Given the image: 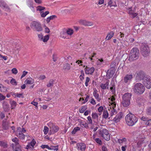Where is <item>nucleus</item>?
<instances>
[{"label": "nucleus", "mask_w": 151, "mask_h": 151, "mask_svg": "<svg viewBox=\"0 0 151 151\" xmlns=\"http://www.w3.org/2000/svg\"><path fill=\"white\" fill-rule=\"evenodd\" d=\"M109 105L108 106V110L109 111V115L112 117L117 113L116 111L114 109V107L116 105L115 98L113 96L110 97L109 99Z\"/></svg>", "instance_id": "1"}, {"label": "nucleus", "mask_w": 151, "mask_h": 151, "mask_svg": "<svg viewBox=\"0 0 151 151\" xmlns=\"http://www.w3.org/2000/svg\"><path fill=\"white\" fill-rule=\"evenodd\" d=\"M125 120L127 124L130 126L134 125L138 121L137 118L131 113H129L126 115Z\"/></svg>", "instance_id": "2"}, {"label": "nucleus", "mask_w": 151, "mask_h": 151, "mask_svg": "<svg viewBox=\"0 0 151 151\" xmlns=\"http://www.w3.org/2000/svg\"><path fill=\"white\" fill-rule=\"evenodd\" d=\"M145 88L143 84L140 83H136L133 88L134 92L137 94H141L144 92Z\"/></svg>", "instance_id": "3"}, {"label": "nucleus", "mask_w": 151, "mask_h": 151, "mask_svg": "<svg viewBox=\"0 0 151 151\" xmlns=\"http://www.w3.org/2000/svg\"><path fill=\"white\" fill-rule=\"evenodd\" d=\"M132 95L130 93H125L122 96V104L125 107L129 106L130 104V99Z\"/></svg>", "instance_id": "4"}, {"label": "nucleus", "mask_w": 151, "mask_h": 151, "mask_svg": "<svg viewBox=\"0 0 151 151\" xmlns=\"http://www.w3.org/2000/svg\"><path fill=\"white\" fill-rule=\"evenodd\" d=\"M12 129L13 130V132H15L16 135L20 139H24L25 137V135L22 133H24L25 132L26 130L24 128L22 129L20 127H17V130L15 132V127L14 126L11 127Z\"/></svg>", "instance_id": "5"}, {"label": "nucleus", "mask_w": 151, "mask_h": 151, "mask_svg": "<svg viewBox=\"0 0 151 151\" xmlns=\"http://www.w3.org/2000/svg\"><path fill=\"white\" fill-rule=\"evenodd\" d=\"M139 50L136 47L133 48L130 51L129 60L132 61L137 59L139 57Z\"/></svg>", "instance_id": "6"}, {"label": "nucleus", "mask_w": 151, "mask_h": 151, "mask_svg": "<svg viewBox=\"0 0 151 151\" xmlns=\"http://www.w3.org/2000/svg\"><path fill=\"white\" fill-rule=\"evenodd\" d=\"M31 28L37 32H41L43 30V28L40 23L38 21L32 22L30 25Z\"/></svg>", "instance_id": "7"}, {"label": "nucleus", "mask_w": 151, "mask_h": 151, "mask_svg": "<svg viewBox=\"0 0 151 151\" xmlns=\"http://www.w3.org/2000/svg\"><path fill=\"white\" fill-rule=\"evenodd\" d=\"M141 51L143 56L146 57L150 54V49L147 45H143L141 47Z\"/></svg>", "instance_id": "8"}, {"label": "nucleus", "mask_w": 151, "mask_h": 151, "mask_svg": "<svg viewBox=\"0 0 151 151\" xmlns=\"http://www.w3.org/2000/svg\"><path fill=\"white\" fill-rule=\"evenodd\" d=\"M142 82L147 88L150 89L151 88V78L150 77H145L143 79Z\"/></svg>", "instance_id": "9"}, {"label": "nucleus", "mask_w": 151, "mask_h": 151, "mask_svg": "<svg viewBox=\"0 0 151 151\" xmlns=\"http://www.w3.org/2000/svg\"><path fill=\"white\" fill-rule=\"evenodd\" d=\"M48 125L50 129L49 134H50L57 132L59 129V128L58 126H55L51 122L49 123Z\"/></svg>", "instance_id": "10"}, {"label": "nucleus", "mask_w": 151, "mask_h": 151, "mask_svg": "<svg viewBox=\"0 0 151 151\" xmlns=\"http://www.w3.org/2000/svg\"><path fill=\"white\" fill-rule=\"evenodd\" d=\"M100 132L102 136L105 140L107 141L109 140L110 135L108 130L106 129H102Z\"/></svg>", "instance_id": "11"}, {"label": "nucleus", "mask_w": 151, "mask_h": 151, "mask_svg": "<svg viewBox=\"0 0 151 151\" xmlns=\"http://www.w3.org/2000/svg\"><path fill=\"white\" fill-rule=\"evenodd\" d=\"M37 36L39 40L44 43L47 42L50 38L49 35H47L44 36L42 33L38 34Z\"/></svg>", "instance_id": "12"}, {"label": "nucleus", "mask_w": 151, "mask_h": 151, "mask_svg": "<svg viewBox=\"0 0 151 151\" xmlns=\"http://www.w3.org/2000/svg\"><path fill=\"white\" fill-rule=\"evenodd\" d=\"M0 6L5 11L7 12L10 11L9 7L3 0H0Z\"/></svg>", "instance_id": "13"}, {"label": "nucleus", "mask_w": 151, "mask_h": 151, "mask_svg": "<svg viewBox=\"0 0 151 151\" xmlns=\"http://www.w3.org/2000/svg\"><path fill=\"white\" fill-rule=\"evenodd\" d=\"M145 77L144 72L141 71L138 72L136 76V79L138 80H141L142 79L143 81V79Z\"/></svg>", "instance_id": "14"}, {"label": "nucleus", "mask_w": 151, "mask_h": 151, "mask_svg": "<svg viewBox=\"0 0 151 151\" xmlns=\"http://www.w3.org/2000/svg\"><path fill=\"white\" fill-rule=\"evenodd\" d=\"M94 70L95 68L93 67L90 68L86 66L84 70L86 74L92 75L93 73Z\"/></svg>", "instance_id": "15"}, {"label": "nucleus", "mask_w": 151, "mask_h": 151, "mask_svg": "<svg viewBox=\"0 0 151 151\" xmlns=\"http://www.w3.org/2000/svg\"><path fill=\"white\" fill-rule=\"evenodd\" d=\"M76 147L78 150L84 151L86 148V145L83 143H79L77 144Z\"/></svg>", "instance_id": "16"}, {"label": "nucleus", "mask_w": 151, "mask_h": 151, "mask_svg": "<svg viewBox=\"0 0 151 151\" xmlns=\"http://www.w3.org/2000/svg\"><path fill=\"white\" fill-rule=\"evenodd\" d=\"M133 78L132 75L131 74H127L124 77V82L128 84L130 82Z\"/></svg>", "instance_id": "17"}, {"label": "nucleus", "mask_w": 151, "mask_h": 151, "mask_svg": "<svg viewBox=\"0 0 151 151\" xmlns=\"http://www.w3.org/2000/svg\"><path fill=\"white\" fill-rule=\"evenodd\" d=\"M36 143V141L34 139H32L31 142L28 143L26 146V149H33Z\"/></svg>", "instance_id": "18"}, {"label": "nucleus", "mask_w": 151, "mask_h": 151, "mask_svg": "<svg viewBox=\"0 0 151 151\" xmlns=\"http://www.w3.org/2000/svg\"><path fill=\"white\" fill-rule=\"evenodd\" d=\"M123 116L122 113L120 112L113 119V120L116 123L119 122Z\"/></svg>", "instance_id": "19"}, {"label": "nucleus", "mask_w": 151, "mask_h": 151, "mask_svg": "<svg viewBox=\"0 0 151 151\" xmlns=\"http://www.w3.org/2000/svg\"><path fill=\"white\" fill-rule=\"evenodd\" d=\"M109 81L107 80L106 83H102L101 84L100 87L101 88L103 89H106L108 88V86L109 85Z\"/></svg>", "instance_id": "20"}, {"label": "nucleus", "mask_w": 151, "mask_h": 151, "mask_svg": "<svg viewBox=\"0 0 151 151\" xmlns=\"http://www.w3.org/2000/svg\"><path fill=\"white\" fill-rule=\"evenodd\" d=\"M10 125H9V123L6 121H3L2 124V128L4 130L8 129Z\"/></svg>", "instance_id": "21"}, {"label": "nucleus", "mask_w": 151, "mask_h": 151, "mask_svg": "<svg viewBox=\"0 0 151 151\" xmlns=\"http://www.w3.org/2000/svg\"><path fill=\"white\" fill-rule=\"evenodd\" d=\"M80 23L86 26H91L92 25V23L89 22L86 20H81L80 22Z\"/></svg>", "instance_id": "22"}, {"label": "nucleus", "mask_w": 151, "mask_h": 151, "mask_svg": "<svg viewBox=\"0 0 151 151\" xmlns=\"http://www.w3.org/2000/svg\"><path fill=\"white\" fill-rule=\"evenodd\" d=\"M34 79L31 78H28L26 79L24 81V83L27 84H32L34 83Z\"/></svg>", "instance_id": "23"}, {"label": "nucleus", "mask_w": 151, "mask_h": 151, "mask_svg": "<svg viewBox=\"0 0 151 151\" xmlns=\"http://www.w3.org/2000/svg\"><path fill=\"white\" fill-rule=\"evenodd\" d=\"M128 10L129 14L131 17L134 18L137 16V14L136 13H134L133 11H132V10L131 8H129Z\"/></svg>", "instance_id": "24"}, {"label": "nucleus", "mask_w": 151, "mask_h": 151, "mask_svg": "<svg viewBox=\"0 0 151 151\" xmlns=\"http://www.w3.org/2000/svg\"><path fill=\"white\" fill-rule=\"evenodd\" d=\"M3 106L4 110L5 111H8L9 110V105L7 103L4 102L3 104Z\"/></svg>", "instance_id": "25"}, {"label": "nucleus", "mask_w": 151, "mask_h": 151, "mask_svg": "<svg viewBox=\"0 0 151 151\" xmlns=\"http://www.w3.org/2000/svg\"><path fill=\"white\" fill-rule=\"evenodd\" d=\"M60 37L63 39H68L67 35L66 32L64 31L61 32L60 33Z\"/></svg>", "instance_id": "26"}, {"label": "nucleus", "mask_w": 151, "mask_h": 151, "mask_svg": "<svg viewBox=\"0 0 151 151\" xmlns=\"http://www.w3.org/2000/svg\"><path fill=\"white\" fill-rule=\"evenodd\" d=\"M97 91L96 90H95L93 92V95L96 99L98 101H100L101 99L99 98V95L97 93Z\"/></svg>", "instance_id": "27"}, {"label": "nucleus", "mask_w": 151, "mask_h": 151, "mask_svg": "<svg viewBox=\"0 0 151 151\" xmlns=\"http://www.w3.org/2000/svg\"><path fill=\"white\" fill-rule=\"evenodd\" d=\"M108 6L110 7L114 6V7L117 6V5L114 1H113L112 0H110L108 2Z\"/></svg>", "instance_id": "28"}, {"label": "nucleus", "mask_w": 151, "mask_h": 151, "mask_svg": "<svg viewBox=\"0 0 151 151\" xmlns=\"http://www.w3.org/2000/svg\"><path fill=\"white\" fill-rule=\"evenodd\" d=\"M86 98L84 100V99L83 98H80L79 99V101H81L82 100L83 101H84L82 103V104H85V103L87 102L88 100V99L89 97V96L88 95H86Z\"/></svg>", "instance_id": "29"}, {"label": "nucleus", "mask_w": 151, "mask_h": 151, "mask_svg": "<svg viewBox=\"0 0 151 151\" xmlns=\"http://www.w3.org/2000/svg\"><path fill=\"white\" fill-rule=\"evenodd\" d=\"M11 108L12 109H13L15 108L17 105L16 102L14 101H12L10 102Z\"/></svg>", "instance_id": "30"}, {"label": "nucleus", "mask_w": 151, "mask_h": 151, "mask_svg": "<svg viewBox=\"0 0 151 151\" xmlns=\"http://www.w3.org/2000/svg\"><path fill=\"white\" fill-rule=\"evenodd\" d=\"M36 10L39 11L40 13L42 12V11L45 9V7L41 6H38L36 7Z\"/></svg>", "instance_id": "31"}, {"label": "nucleus", "mask_w": 151, "mask_h": 151, "mask_svg": "<svg viewBox=\"0 0 151 151\" xmlns=\"http://www.w3.org/2000/svg\"><path fill=\"white\" fill-rule=\"evenodd\" d=\"M66 32L67 35L71 36L73 34L74 31L71 28H69L67 29Z\"/></svg>", "instance_id": "32"}, {"label": "nucleus", "mask_w": 151, "mask_h": 151, "mask_svg": "<svg viewBox=\"0 0 151 151\" xmlns=\"http://www.w3.org/2000/svg\"><path fill=\"white\" fill-rule=\"evenodd\" d=\"M114 33L113 32H111L109 33L106 36V40H108L111 39V38L113 36Z\"/></svg>", "instance_id": "33"}, {"label": "nucleus", "mask_w": 151, "mask_h": 151, "mask_svg": "<svg viewBox=\"0 0 151 151\" xmlns=\"http://www.w3.org/2000/svg\"><path fill=\"white\" fill-rule=\"evenodd\" d=\"M109 113L106 110H104L103 111L102 116L105 119H106L109 117Z\"/></svg>", "instance_id": "34"}, {"label": "nucleus", "mask_w": 151, "mask_h": 151, "mask_svg": "<svg viewBox=\"0 0 151 151\" xmlns=\"http://www.w3.org/2000/svg\"><path fill=\"white\" fill-rule=\"evenodd\" d=\"M114 74V72L113 71H111L110 72H109V71H108L107 73L106 74V77L108 78H110L111 77H112Z\"/></svg>", "instance_id": "35"}, {"label": "nucleus", "mask_w": 151, "mask_h": 151, "mask_svg": "<svg viewBox=\"0 0 151 151\" xmlns=\"http://www.w3.org/2000/svg\"><path fill=\"white\" fill-rule=\"evenodd\" d=\"M26 3L27 6L30 8L33 6L31 0H26Z\"/></svg>", "instance_id": "36"}, {"label": "nucleus", "mask_w": 151, "mask_h": 151, "mask_svg": "<svg viewBox=\"0 0 151 151\" xmlns=\"http://www.w3.org/2000/svg\"><path fill=\"white\" fill-rule=\"evenodd\" d=\"M54 82V81L53 79H51L49 81L48 83L47 84V87H51L53 86Z\"/></svg>", "instance_id": "37"}, {"label": "nucleus", "mask_w": 151, "mask_h": 151, "mask_svg": "<svg viewBox=\"0 0 151 151\" xmlns=\"http://www.w3.org/2000/svg\"><path fill=\"white\" fill-rule=\"evenodd\" d=\"M70 68V65L68 63H66L63 66V69L65 70H69Z\"/></svg>", "instance_id": "38"}, {"label": "nucleus", "mask_w": 151, "mask_h": 151, "mask_svg": "<svg viewBox=\"0 0 151 151\" xmlns=\"http://www.w3.org/2000/svg\"><path fill=\"white\" fill-rule=\"evenodd\" d=\"M84 71L83 70H81V75L79 76L80 80L82 81L84 79Z\"/></svg>", "instance_id": "39"}, {"label": "nucleus", "mask_w": 151, "mask_h": 151, "mask_svg": "<svg viewBox=\"0 0 151 151\" xmlns=\"http://www.w3.org/2000/svg\"><path fill=\"white\" fill-rule=\"evenodd\" d=\"M58 149V146H51L49 147V150H56L57 151Z\"/></svg>", "instance_id": "40"}, {"label": "nucleus", "mask_w": 151, "mask_h": 151, "mask_svg": "<svg viewBox=\"0 0 151 151\" xmlns=\"http://www.w3.org/2000/svg\"><path fill=\"white\" fill-rule=\"evenodd\" d=\"M87 109V106H83L81 107L79 109V111L80 113H83Z\"/></svg>", "instance_id": "41"}, {"label": "nucleus", "mask_w": 151, "mask_h": 151, "mask_svg": "<svg viewBox=\"0 0 151 151\" xmlns=\"http://www.w3.org/2000/svg\"><path fill=\"white\" fill-rule=\"evenodd\" d=\"M104 63V61L102 58H100L98 59L96 62L97 65H101Z\"/></svg>", "instance_id": "42"}, {"label": "nucleus", "mask_w": 151, "mask_h": 151, "mask_svg": "<svg viewBox=\"0 0 151 151\" xmlns=\"http://www.w3.org/2000/svg\"><path fill=\"white\" fill-rule=\"evenodd\" d=\"M49 13V11H47L44 12H41L40 13V14L41 15V16L42 17H45Z\"/></svg>", "instance_id": "43"}, {"label": "nucleus", "mask_w": 151, "mask_h": 151, "mask_svg": "<svg viewBox=\"0 0 151 151\" xmlns=\"http://www.w3.org/2000/svg\"><path fill=\"white\" fill-rule=\"evenodd\" d=\"M126 141V139L125 138H123L122 139H119L118 140V142L121 144L125 143Z\"/></svg>", "instance_id": "44"}, {"label": "nucleus", "mask_w": 151, "mask_h": 151, "mask_svg": "<svg viewBox=\"0 0 151 151\" xmlns=\"http://www.w3.org/2000/svg\"><path fill=\"white\" fill-rule=\"evenodd\" d=\"M49 128L47 126H45L44 127V129L43 131L44 133L45 134H47L48 132Z\"/></svg>", "instance_id": "45"}, {"label": "nucleus", "mask_w": 151, "mask_h": 151, "mask_svg": "<svg viewBox=\"0 0 151 151\" xmlns=\"http://www.w3.org/2000/svg\"><path fill=\"white\" fill-rule=\"evenodd\" d=\"M10 82L13 85H17L16 81L14 78H12L10 81Z\"/></svg>", "instance_id": "46"}, {"label": "nucleus", "mask_w": 151, "mask_h": 151, "mask_svg": "<svg viewBox=\"0 0 151 151\" xmlns=\"http://www.w3.org/2000/svg\"><path fill=\"white\" fill-rule=\"evenodd\" d=\"M76 63H77L79 66H84V65L83 64V63L81 60H77L76 62Z\"/></svg>", "instance_id": "47"}, {"label": "nucleus", "mask_w": 151, "mask_h": 151, "mask_svg": "<svg viewBox=\"0 0 151 151\" xmlns=\"http://www.w3.org/2000/svg\"><path fill=\"white\" fill-rule=\"evenodd\" d=\"M92 116L93 119H97L98 117V114L96 113H92Z\"/></svg>", "instance_id": "48"}, {"label": "nucleus", "mask_w": 151, "mask_h": 151, "mask_svg": "<svg viewBox=\"0 0 151 151\" xmlns=\"http://www.w3.org/2000/svg\"><path fill=\"white\" fill-rule=\"evenodd\" d=\"M12 141L15 142L16 145H18L19 143H18V139L16 137H15L14 138H13L12 139Z\"/></svg>", "instance_id": "49"}, {"label": "nucleus", "mask_w": 151, "mask_h": 151, "mask_svg": "<svg viewBox=\"0 0 151 151\" xmlns=\"http://www.w3.org/2000/svg\"><path fill=\"white\" fill-rule=\"evenodd\" d=\"M12 73L14 74H16L18 72V70L15 68H14L12 70Z\"/></svg>", "instance_id": "50"}, {"label": "nucleus", "mask_w": 151, "mask_h": 151, "mask_svg": "<svg viewBox=\"0 0 151 151\" xmlns=\"http://www.w3.org/2000/svg\"><path fill=\"white\" fill-rule=\"evenodd\" d=\"M95 140L96 141V142L98 144H99V145H101L102 143V141L100 140V139H99V138H96L95 139Z\"/></svg>", "instance_id": "51"}, {"label": "nucleus", "mask_w": 151, "mask_h": 151, "mask_svg": "<svg viewBox=\"0 0 151 151\" xmlns=\"http://www.w3.org/2000/svg\"><path fill=\"white\" fill-rule=\"evenodd\" d=\"M44 27L45 28V33H49L50 32L49 29L45 25L44 26Z\"/></svg>", "instance_id": "52"}, {"label": "nucleus", "mask_w": 151, "mask_h": 151, "mask_svg": "<svg viewBox=\"0 0 151 151\" xmlns=\"http://www.w3.org/2000/svg\"><path fill=\"white\" fill-rule=\"evenodd\" d=\"M90 81V79L88 77L86 78V81L85 83V85L86 86H87L88 85V83Z\"/></svg>", "instance_id": "53"}, {"label": "nucleus", "mask_w": 151, "mask_h": 151, "mask_svg": "<svg viewBox=\"0 0 151 151\" xmlns=\"http://www.w3.org/2000/svg\"><path fill=\"white\" fill-rule=\"evenodd\" d=\"M1 85L0 84V90H1V91H5L7 90L6 88L4 87L3 86L2 87H1Z\"/></svg>", "instance_id": "54"}, {"label": "nucleus", "mask_w": 151, "mask_h": 151, "mask_svg": "<svg viewBox=\"0 0 151 151\" xmlns=\"http://www.w3.org/2000/svg\"><path fill=\"white\" fill-rule=\"evenodd\" d=\"M147 113L149 115H151V107H149L147 109Z\"/></svg>", "instance_id": "55"}, {"label": "nucleus", "mask_w": 151, "mask_h": 151, "mask_svg": "<svg viewBox=\"0 0 151 151\" xmlns=\"http://www.w3.org/2000/svg\"><path fill=\"white\" fill-rule=\"evenodd\" d=\"M14 151H21V146L18 145L17 147L14 150Z\"/></svg>", "instance_id": "56"}, {"label": "nucleus", "mask_w": 151, "mask_h": 151, "mask_svg": "<svg viewBox=\"0 0 151 151\" xmlns=\"http://www.w3.org/2000/svg\"><path fill=\"white\" fill-rule=\"evenodd\" d=\"M6 143L2 141L0 142V145L2 147H6Z\"/></svg>", "instance_id": "57"}, {"label": "nucleus", "mask_w": 151, "mask_h": 151, "mask_svg": "<svg viewBox=\"0 0 151 151\" xmlns=\"http://www.w3.org/2000/svg\"><path fill=\"white\" fill-rule=\"evenodd\" d=\"M7 57L6 56H4L0 54V58H2L4 60H7Z\"/></svg>", "instance_id": "58"}, {"label": "nucleus", "mask_w": 151, "mask_h": 151, "mask_svg": "<svg viewBox=\"0 0 151 151\" xmlns=\"http://www.w3.org/2000/svg\"><path fill=\"white\" fill-rule=\"evenodd\" d=\"M41 147L42 149L46 148L49 150L50 147L47 145H42Z\"/></svg>", "instance_id": "59"}, {"label": "nucleus", "mask_w": 151, "mask_h": 151, "mask_svg": "<svg viewBox=\"0 0 151 151\" xmlns=\"http://www.w3.org/2000/svg\"><path fill=\"white\" fill-rule=\"evenodd\" d=\"M104 109V107L102 106H100L98 109V110L99 112H101Z\"/></svg>", "instance_id": "60"}, {"label": "nucleus", "mask_w": 151, "mask_h": 151, "mask_svg": "<svg viewBox=\"0 0 151 151\" xmlns=\"http://www.w3.org/2000/svg\"><path fill=\"white\" fill-rule=\"evenodd\" d=\"M28 72L25 71H24L22 72V74L21 76V79L23 77H24L27 74Z\"/></svg>", "instance_id": "61"}, {"label": "nucleus", "mask_w": 151, "mask_h": 151, "mask_svg": "<svg viewBox=\"0 0 151 151\" xmlns=\"http://www.w3.org/2000/svg\"><path fill=\"white\" fill-rule=\"evenodd\" d=\"M46 78L45 76L44 75H40L39 77V79L40 80H43L45 79Z\"/></svg>", "instance_id": "62"}, {"label": "nucleus", "mask_w": 151, "mask_h": 151, "mask_svg": "<svg viewBox=\"0 0 151 151\" xmlns=\"http://www.w3.org/2000/svg\"><path fill=\"white\" fill-rule=\"evenodd\" d=\"M34 1L36 3L38 4H41L42 3V0H34Z\"/></svg>", "instance_id": "63"}, {"label": "nucleus", "mask_w": 151, "mask_h": 151, "mask_svg": "<svg viewBox=\"0 0 151 151\" xmlns=\"http://www.w3.org/2000/svg\"><path fill=\"white\" fill-rule=\"evenodd\" d=\"M145 124L147 125H150L151 124V119H148L147 121L145 122Z\"/></svg>", "instance_id": "64"}]
</instances>
